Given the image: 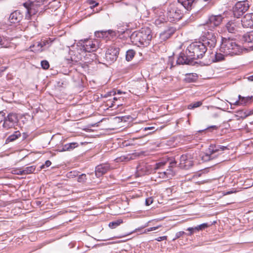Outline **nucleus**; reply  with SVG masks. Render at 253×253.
Instances as JSON below:
<instances>
[{
	"label": "nucleus",
	"mask_w": 253,
	"mask_h": 253,
	"mask_svg": "<svg viewBox=\"0 0 253 253\" xmlns=\"http://www.w3.org/2000/svg\"><path fill=\"white\" fill-rule=\"evenodd\" d=\"M220 50L224 54L220 53H216L212 55L211 59L209 60L208 63V64L214 62L221 61L224 59L225 56L240 55L244 51H247V49L238 44L235 40L233 39L224 38L222 40Z\"/></svg>",
	"instance_id": "obj_1"
},
{
	"label": "nucleus",
	"mask_w": 253,
	"mask_h": 253,
	"mask_svg": "<svg viewBox=\"0 0 253 253\" xmlns=\"http://www.w3.org/2000/svg\"><path fill=\"white\" fill-rule=\"evenodd\" d=\"M207 50V47L201 42H193L187 47L185 53L179 54L176 63L179 65H192L194 60L202 58Z\"/></svg>",
	"instance_id": "obj_2"
},
{
	"label": "nucleus",
	"mask_w": 253,
	"mask_h": 253,
	"mask_svg": "<svg viewBox=\"0 0 253 253\" xmlns=\"http://www.w3.org/2000/svg\"><path fill=\"white\" fill-rule=\"evenodd\" d=\"M228 149L226 146L211 144L206 152L201 156L203 162L214 161L215 164L225 161L223 151Z\"/></svg>",
	"instance_id": "obj_3"
},
{
	"label": "nucleus",
	"mask_w": 253,
	"mask_h": 253,
	"mask_svg": "<svg viewBox=\"0 0 253 253\" xmlns=\"http://www.w3.org/2000/svg\"><path fill=\"white\" fill-rule=\"evenodd\" d=\"M152 35L150 29H142L133 32L130 36L132 43L137 46H147L152 40Z\"/></svg>",
	"instance_id": "obj_4"
},
{
	"label": "nucleus",
	"mask_w": 253,
	"mask_h": 253,
	"mask_svg": "<svg viewBox=\"0 0 253 253\" xmlns=\"http://www.w3.org/2000/svg\"><path fill=\"white\" fill-rule=\"evenodd\" d=\"M167 19L171 22L180 20L183 16L181 5L178 3H170L167 7Z\"/></svg>",
	"instance_id": "obj_5"
},
{
	"label": "nucleus",
	"mask_w": 253,
	"mask_h": 253,
	"mask_svg": "<svg viewBox=\"0 0 253 253\" xmlns=\"http://www.w3.org/2000/svg\"><path fill=\"white\" fill-rule=\"evenodd\" d=\"M46 0H29L23 3L27 9L26 18L29 19L32 15H35L39 11V8L44 4Z\"/></svg>",
	"instance_id": "obj_6"
},
{
	"label": "nucleus",
	"mask_w": 253,
	"mask_h": 253,
	"mask_svg": "<svg viewBox=\"0 0 253 253\" xmlns=\"http://www.w3.org/2000/svg\"><path fill=\"white\" fill-rule=\"evenodd\" d=\"M18 123L19 119L17 114L10 113L6 117L5 115L4 116L2 126L6 130L15 128V127L18 125Z\"/></svg>",
	"instance_id": "obj_7"
},
{
	"label": "nucleus",
	"mask_w": 253,
	"mask_h": 253,
	"mask_svg": "<svg viewBox=\"0 0 253 253\" xmlns=\"http://www.w3.org/2000/svg\"><path fill=\"white\" fill-rule=\"evenodd\" d=\"M249 8L248 1H242L236 3L233 8V12L234 17L239 18L242 16Z\"/></svg>",
	"instance_id": "obj_8"
},
{
	"label": "nucleus",
	"mask_w": 253,
	"mask_h": 253,
	"mask_svg": "<svg viewBox=\"0 0 253 253\" xmlns=\"http://www.w3.org/2000/svg\"><path fill=\"white\" fill-rule=\"evenodd\" d=\"M216 38L215 33L211 31H208L203 37L202 42L205 46L210 48H214L216 43Z\"/></svg>",
	"instance_id": "obj_9"
},
{
	"label": "nucleus",
	"mask_w": 253,
	"mask_h": 253,
	"mask_svg": "<svg viewBox=\"0 0 253 253\" xmlns=\"http://www.w3.org/2000/svg\"><path fill=\"white\" fill-rule=\"evenodd\" d=\"M120 49L117 47L110 46L105 53V58L107 61L113 63L115 61L119 53Z\"/></svg>",
	"instance_id": "obj_10"
},
{
	"label": "nucleus",
	"mask_w": 253,
	"mask_h": 253,
	"mask_svg": "<svg viewBox=\"0 0 253 253\" xmlns=\"http://www.w3.org/2000/svg\"><path fill=\"white\" fill-rule=\"evenodd\" d=\"M179 167L183 169H188L193 165V161L191 155L187 153L182 155L180 158Z\"/></svg>",
	"instance_id": "obj_11"
},
{
	"label": "nucleus",
	"mask_w": 253,
	"mask_h": 253,
	"mask_svg": "<svg viewBox=\"0 0 253 253\" xmlns=\"http://www.w3.org/2000/svg\"><path fill=\"white\" fill-rule=\"evenodd\" d=\"M97 42L90 39H84L82 45L81 50L85 52H93L97 48Z\"/></svg>",
	"instance_id": "obj_12"
},
{
	"label": "nucleus",
	"mask_w": 253,
	"mask_h": 253,
	"mask_svg": "<svg viewBox=\"0 0 253 253\" xmlns=\"http://www.w3.org/2000/svg\"><path fill=\"white\" fill-rule=\"evenodd\" d=\"M222 19L223 18L221 15H211L209 17L206 26L211 29H213L221 24Z\"/></svg>",
	"instance_id": "obj_13"
},
{
	"label": "nucleus",
	"mask_w": 253,
	"mask_h": 253,
	"mask_svg": "<svg viewBox=\"0 0 253 253\" xmlns=\"http://www.w3.org/2000/svg\"><path fill=\"white\" fill-rule=\"evenodd\" d=\"M241 23L244 28H252L253 26V14H246L242 19Z\"/></svg>",
	"instance_id": "obj_14"
},
{
	"label": "nucleus",
	"mask_w": 253,
	"mask_h": 253,
	"mask_svg": "<svg viewBox=\"0 0 253 253\" xmlns=\"http://www.w3.org/2000/svg\"><path fill=\"white\" fill-rule=\"evenodd\" d=\"M94 35L97 38L109 39L110 37L115 36V33L111 30L107 31H98L94 33Z\"/></svg>",
	"instance_id": "obj_15"
},
{
	"label": "nucleus",
	"mask_w": 253,
	"mask_h": 253,
	"mask_svg": "<svg viewBox=\"0 0 253 253\" xmlns=\"http://www.w3.org/2000/svg\"><path fill=\"white\" fill-rule=\"evenodd\" d=\"M110 166L107 164L99 165L96 167L95 173L97 177H99L105 174L109 169Z\"/></svg>",
	"instance_id": "obj_16"
},
{
	"label": "nucleus",
	"mask_w": 253,
	"mask_h": 253,
	"mask_svg": "<svg viewBox=\"0 0 253 253\" xmlns=\"http://www.w3.org/2000/svg\"><path fill=\"white\" fill-rule=\"evenodd\" d=\"M176 3H178L181 5V7L183 6L187 10H191L194 7L197 1L196 0H177Z\"/></svg>",
	"instance_id": "obj_17"
},
{
	"label": "nucleus",
	"mask_w": 253,
	"mask_h": 253,
	"mask_svg": "<svg viewBox=\"0 0 253 253\" xmlns=\"http://www.w3.org/2000/svg\"><path fill=\"white\" fill-rule=\"evenodd\" d=\"M23 18V15L19 10L12 12L9 17V20L11 23H17Z\"/></svg>",
	"instance_id": "obj_18"
},
{
	"label": "nucleus",
	"mask_w": 253,
	"mask_h": 253,
	"mask_svg": "<svg viewBox=\"0 0 253 253\" xmlns=\"http://www.w3.org/2000/svg\"><path fill=\"white\" fill-rule=\"evenodd\" d=\"M174 32L175 29L173 28H169L160 34V38L162 41H166L169 38Z\"/></svg>",
	"instance_id": "obj_19"
},
{
	"label": "nucleus",
	"mask_w": 253,
	"mask_h": 253,
	"mask_svg": "<svg viewBox=\"0 0 253 253\" xmlns=\"http://www.w3.org/2000/svg\"><path fill=\"white\" fill-rule=\"evenodd\" d=\"M176 162L174 160L169 162L168 168L166 169L169 178H171L174 175L175 171L173 168L176 166Z\"/></svg>",
	"instance_id": "obj_20"
},
{
	"label": "nucleus",
	"mask_w": 253,
	"mask_h": 253,
	"mask_svg": "<svg viewBox=\"0 0 253 253\" xmlns=\"http://www.w3.org/2000/svg\"><path fill=\"white\" fill-rule=\"evenodd\" d=\"M198 76L195 73L186 74L184 81L187 83H194L197 81Z\"/></svg>",
	"instance_id": "obj_21"
},
{
	"label": "nucleus",
	"mask_w": 253,
	"mask_h": 253,
	"mask_svg": "<svg viewBox=\"0 0 253 253\" xmlns=\"http://www.w3.org/2000/svg\"><path fill=\"white\" fill-rule=\"evenodd\" d=\"M226 27L228 31L231 33H235L237 31V25L233 21H229L226 24Z\"/></svg>",
	"instance_id": "obj_22"
},
{
	"label": "nucleus",
	"mask_w": 253,
	"mask_h": 253,
	"mask_svg": "<svg viewBox=\"0 0 253 253\" xmlns=\"http://www.w3.org/2000/svg\"><path fill=\"white\" fill-rule=\"evenodd\" d=\"M167 165L166 162H159L158 163H156L154 166V170H155V173H157L158 171H163L165 170L164 169L165 166Z\"/></svg>",
	"instance_id": "obj_23"
},
{
	"label": "nucleus",
	"mask_w": 253,
	"mask_h": 253,
	"mask_svg": "<svg viewBox=\"0 0 253 253\" xmlns=\"http://www.w3.org/2000/svg\"><path fill=\"white\" fill-rule=\"evenodd\" d=\"M21 136V133L19 131H15L14 133L9 135L6 139V143H9L10 142L13 141L17 139Z\"/></svg>",
	"instance_id": "obj_24"
},
{
	"label": "nucleus",
	"mask_w": 253,
	"mask_h": 253,
	"mask_svg": "<svg viewBox=\"0 0 253 253\" xmlns=\"http://www.w3.org/2000/svg\"><path fill=\"white\" fill-rule=\"evenodd\" d=\"M242 41L245 42L253 43V31L244 35L243 36Z\"/></svg>",
	"instance_id": "obj_25"
},
{
	"label": "nucleus",
	"mask_w": 253,
	"mask_h": 253,
	"mask_svg": "<svg viewBox=\"0 0 253 253\" xmlns=\"http://www.w3.org/2000/svg\"><path fill=\"white\" fill-rule=\"evenodd\" d=\"M153 11L155 15V18H160L162 17L163 18H166L163 9L159 8H155L153 10Z\"/></svg>",
	"instance_id": "obj_26"
},
{
	"label": "nucleus",
	"mask_w": 253,
	"mask_h": 253,
	"mask_svg": "<svg viewBox=\"0 0 253 253\" xmlns=\"http://www.w3.org/2000/svg\"><path fill=\"white\" fill-rule=\"evenodd\" d=\"M123 223V220L122 219H119L115 221L110 222L109 224V227L111 229H114Z\"/></svg>",
	"instance_id": "obj_27"
},
{
	"label": "nucleus",
	"mask_w": 253,
	"mask_h": 253,
	"mask_svg": "<svg viewBox=\"0 0 253 253\" xmlns=\"http://www.w3.org/2000/svg\"><path fill=\"white\" fill-rule=\"evenodd\" d=\"M88 54H86L84 58L87 62H90L91 60L93 61L96 59V55L93 52H87Z\"/></svg>",
	"instance_id": "obj_28"
},
{
	"label": "nucleus",
	"mask_w": 253,
	"mask_h": 253,
	"mask_svg": "<svg viewBox=\"0 0 253 253\" xmlns=\"http://www.w3.org/2000/svg\"><path fill=\"white\" fill-rule=\"evenodd\" d=\"M36 169V167L34 166H30L22 169V172L24 174H28L34 172Z\"/></svg>",
	"instance_id": "obj_29"
},
{
	"label": "nucleus",
	"mask_w": 253,
	"mask_h": 253,
	"mask_svg": "<svg viewBox=\"0 0 253 253\" xmlns=\"http://www.w3.org/2000/svg\"><path fill=\"white\" fill-rule=\"evenodd\" d=\"M135 51L133 50L130 49L126 51V58L128 61H130L135 55Z\"/></svg>",
	"instance_id": "obj_30"
},
{
	"label": "nucleus",
	"mask_w": 253,
	"mask_h": 253,
	"mask_svg": "<svg viewBox=\"0 0 253 253\" xmlns=\"http://www.w3.org/2000/svg\"><path fill=\"white\" fill-rule=\"evenodd\" d=\"M251 100L250 97H242L241 100L236 101L235 103V105H245Z\"/></svg>",
	"instance_id": "obj_31"
},
{
	"label": "nucleus",
	"mask_w": 253,
	"mask_h": 253,
	"mask_svg": "<svg viewBox=\"0 0 253 253\" xmlns=\"http://www.w3.org/2000/svg\"><path fill=\"white\" fill-rule=\"evenodd\" d=\"M39 45L41 46V48H38L36 49L37 52H41L43 51L45 48L46 47V42L45 39L42 40L40 42Z\"/></svg>",
	"instance_id": "obj_32"
},
{
	"label": "nucleus",
	"mask_w": 253,
	"mask_h": 253,
	"mask_svg": "<svg viewBox=\"0 0 253 253\" xmlns=\"http://www.w3.org/2000/svg\"><path fill=\"white\" fill-rule=\"evenodd\" d=\"M137 171L139 172V174H146L147 171L146 170L145 166H139L137 167Z\"/></svg>",
	"instance_id": "obj_33"
},
{
	"label": "nucleus",
	"mask_w": 253,
	"mask_h": 253,
	"mask_svg": "<svg viewBox=\"0 0 253 253\" xmlns=\"http://www.w3.org/2000/svg\"><path fill=\"white\" fill-rule=\"evenodd\" d=\"M202 102L201 101L196 102L193 103H191V104H189L188 106V109H192L200 107V106L202 105Z\"/></svg>",
	"instance_id": "obj_34"
},
{
	"label": "nucleus",
	"mask_w": 253,
	"mask_h": 253,
	"mask_svg": "<svg viewBox=\"0 0 253 253\" xmlns=\"http://www.w3.org/2000/svg\"><path fill=\"white\" fill-rule=\"evenodd\" d=\"M155 23L157 26H160L161 24L166 22L167 19L162 17L155 18Z\"/></svg>",
	"instance_id": "obj_35"
},
{
	"label": "nucleus",
	"mask_w": 253,
	"mask_h": 253,
	"mask_svg": "<svg viewBox=\"0 0 253 253\" xmlns=\"http://www.w3.org/2000/svg\"><path fill=\"white\" fill-rule=\"evenodd\" d=\"M86 174L83 173L78 176L77 180L79 182L84 183L86 182Z\"/></svg>",
	"instance_id": "obj_36"
},
{
	"label": "nucleus",
	"mask_w": 253,
	"mask_h": 253,
	"mask_svg": "<svg viewBox=\"0 0 253 253\" xmlns=\"http://www.w3.org/2000/svg\"><path fill=\"white\" fill-rule=\"evenodd\" d=\"M158 177L162 178V179H168V176L167 174L166 170L163 171H158Z\"/></svg>",
	"instance_id": "obj_37"
},
{
	"label": "nucleus",
	"mask_w": 253,
	"mask_h": 253,
	"mask_svg": "<svg viewBox=\"0 0 253 253\" xmlns=\"http://www.w3.org/2000/svg\"><path fill=\"white\" fill-rule=\"evenodd\" d=\"M67 144L69 151H71L79 146L78 143L77 142L69 143H67Z\"/></svg>",
	"instance_id": "obj_38"
},
{
	"label": "nucleus",
	"mask_w": 253,
	"mask_h": 253,
	"mask_svg": "<svg viewBox=\"0 0 253 253\" xmlns=\"http://www.w3.org/2000/svg\"><path fill=\"white\" fill-rule=\"evenodd\" d=\"M209 226L207 223H203L198 226H197V228H195L196 231H199L200 230H203Z\"/></svg>",
	"instance_id": "obj_39"
},
{
	"label": "nucleus",
	"mask_w": 253,
	"mask_h": 253,
	"mask_svg": "<svg viewBox=\"0 0 253 253\" xmlns=\"http://www.w3.org/2000/svg\"><path fill=\"white\" fill-rule=\"evenodd\" d=\"M41 66L43 69H47L49 67V64L47 61L42 60L41 61Z\"/></svg>",
	"instance_id": "obj_40"
},
{
	"label": "nucleus",
	"mask_w": 253,
	"mask_h": 253,
	"mask_svg": "<svg viewBox=\"0 0 253 253\" xmlns=\"http://www.w3.org/2000/svg\"><path fill=\"white\" fill-rule=\"evenodd\" d=\"M186 233L184 231H179L176 233L175 237L172 239V241H174L176 239L180 238V237L182 236L183 235L185 234Z\"/></svg>",
	"instance_id": "obj_41"
},
{
	"label": "nucleus",
	"mask_w": 253,
	"mask_h": 253,
	"mask_svg": "<svg viewBox=\"0 0 253 253\" xmlns=\"http://www.w3.org/2000/svg\"><path fill=\"white\" fill-rule=\"evenodd\" d=\"M195 228H197V226H195L194 227H189L187 229V231H190V233L187 234L188 236H190L192 235L194 232H196V230Z\"/></svg>",
	"instance_id": "obj_42"
},
{
	"label": "nucleus",
	"mask_w": 253,
	"mask_h": 253,
	"mask_svg": "<svg viewBox=\"0 0 253 253\" xmlns=\"http://www.w3.org/2000/svg\"><path fill=\"white\" fill-rule=\"evenodd\" d=\"M53 40H51L50 38H48V39H45L46 42V46L47 48L50 47L53 42Z\"/></svg>",
	"instance_id": "obj_43"
},
{
	"label": "nucleus",
	"mask_w": 253,
	"mask_h": 253,
	"mask_svg": "<svg viewBox=\"0 0 253 253\" xmlns=\"http://www.w3.org/2000/svg\"><path fill=\"white\" fill-rule=\"evenodd\" d=\"M89 4L91 5L90 8L92 9L93 8L96 7L98 5V3L96 2L94 0H90L89 1Z\"/></svg>",
	"instance_id": "obj_44"
},
{
	"label": "nucleus",
	"mask_w": 253,
	"mask_h": 253,
	"mask_svg": "<svg viewBox=\"0 0 253 253\" xmlns=\"http://www.w3.org/2000/svg\"><path fill=\"white\" fill-rule=\"evenodd\" d=\"M153 202V200L151 197L147 198L145 200V205L146 206L150 205Z\"/></svg>",
	"instance_id": "obj_45"
},
{
	"label": "nucleus",
	"mask_w": 253,
	"mask_h": 253,
	"mask_svg": "<svg viewBox=\"0 0 253 253\" xmlns=\"http://www.w3.org/2000/svg\"><path fill=\"white\" fill-rule=\"evenodd\" d=\"M0 47H6V44H5V41L4 40H2L0 37Z\"/></svg>",
	"instance_id": "obj_46"
},
{
	"label": "nucleus",
	"mask_w": 253,
	"mask_h": 253,
	"mask_svg": "<svg viewBox=\"0 0 253 253\" xmlns=\"http://www.w3.org/2000/svg\"><path fill=\"white\" fill-rule=\"evenodd\" d=\"M5 115V114L3 111L0 112V123L3 121Z\"/></svg>",
	"instance_id": "obj_47"
},
{
	"label": "nucleus",
	"mask_w": 253,
	"mask_h": 253,
	"mask_svg": "<svg viewBox=\"0 0 253 253\" xmlns=\"http://www.w3.org/2000/svg\"><path fill=\"white\" fill-rule=\"evenodd\" d=\"M59 150L60 152L69 151L68 148V144H65L64 145H63L62 146V149H59Z\"/></svg>",
	"instance_id": "obj_48"
},
{
	"label": "nucleus",
	"mask_w": 253,
	"mask_h": 253,
	"mask_svg": "<svg viewBox=\"0 0 253 253\" xmlns=\"http://www.w3.org/2000/svg\"><path fill=\"white\" fill-rule=\"evenodd\" d=\"M51 162L50 161H49V160H47L45 162V165H42L41 168V169H43V168H44L45 166L46 167H49L51 165Z\"/></svg>",
	"instance_id": "obj_49"
},
{
	"label": "nucleus",
	"mask_w": 253,
	"mask_h": 253,
	"mask_svg": "<svg viewBox=\"0 0 253 253\" xmlns=\"http://www.w3.org/2000/svg\"><path fill=\"white\" fill-rule=\"evenodd\" d=\"M77 172H75V171H74V172H72V171H71L69 173H68V177H76L77 175Z\"/></svg>",
	"instance_id": "obj_50"
},
{
	"label": "nucleus",
	"mask_w": 253,
	"mask_h": 253,
	"mask_svg": "<svg viewBox=\"0 0 253 253\" xmlns=\"http://www.w3.org/2000/svg\"><path fill=\"white\" fill-rule=\"evenodd\" d=\"M167 237L166 236H162V237H159L158 238L156 239V240L157 241L160 242V241L165 240L167 239Z\"/></svg>",
	"instance_id": "obj_51"
},
{
	"label": "nucleus",
	"mask_w": 253,
	"mask_h": 253,
	"mask_svg": "<svg viewBox=\"0 0 253 253\" xmlns=\"http://www.w3.org/2000/svg\"><path fill=\"white\" fill-rule=\"evenodd\" d=\"M40 42H37L35 44L33 45V47H35V49H34L35 52H37L36 49H37L38 48H41V46L39 45Z\"/></svg>",
	"instance_id": "obj_52"
},
{
	"label": "nucleus",
	"mask_w": 253,
	"mask_h": 253,
	"mask_svg": "<svg viewBox=\"0 0 253 253\" xmlns=\"http://www.w3.org/2000/svg\"><path fill=\"white\" fill-rule=\"evenodd\" d=\"M14 173L16 174H20V175L24 174V173H23V172H22V170L21 169L15 170Z\"/></svg>",
	"instance_id": "obj_53"
},
{
	"label": "nucleus",
	"mask_w": 253,
	"mask_h": 253,
	"mask_svg": "<svg viewBox=\"0 0 253 253\" xmlns=\"http://www.w3.org/2000/svg\"><path fill=\"white\" fill-rule=\"evenodd\" d=\"M159 226H156V227H150L148 229H147V231L148 232H149V231H153V230H156L158 228H159Z\"/></svg>",
	"instance_id": "obj_54"
},
{
	"label": "nucleus",
	"mask_w": 253,
	"mask_h": 253,
	"mask_svg": "<svg viewBox=\"0 0 253 253\" xmlns=\"http://www.w3.org/2000/svg\"><path fill=\"white\" fill-rule=\"evenodd\" d=\"M248 80L250 81H253V75L250 76L247 78Z\"/></svg>",
	"instance_id": "obj_55"
},
{
	"label": "nucleus",
	"mask_w": 253,
	"mask_h": 253,
	"mask_svg": "<svg viewBox=\"0 0 253 253\" xmlns=\"http://www.w3.org/2000/svg\"><path fill=\"white\" fill-rule=\"evenodd\" d=\"M233 192L232 191H228V192H226L224 195H229V194H232L233 193Z\"/></svg>",
	"instance_id": "obj_56"
},
{
	"label": "nucleus",
	"mask_w": 253,
	"mask_h": 253,
	"mask_svg": "<svg viewBox=\"0 0 253 253\" xmlns=\"http://www.w3.org/2000/svg\"><path fill=\"white\" fill-rule=\"evenodd\" d=\"M210 127L214 128V129H217V126H212Z\"/></svg>",
	"instance_id": "obj_57"
},
{
	"label": "nucleus",
	"mask_w": 253,
	"mask_h": 253,
	"mask_svg": "<svg viewBox=\"0 0 253 253\" xmlns=\"http://www.w3.org/2000/svg\"><path fill=\"white\" fill-rule=\"evenodd\" d=\"M132 233H133V232H130V233H128V234H126V235H125L123 236L122 237H125V236H127V235H129L131 234Z\"/></svg>",
	"instance_id": "obj_58"
},
{
	"label": "nucleus",
	"mask_w": 253,
	"mask_h": 253,
	"mask_svg": "<svg viewBox=\"0 0 253 253\" xmlns=\"http://www.w3.org/2000/svg\"><path fill=\"white\" fill-rule=\"evenodd\" d=\"M117 93L118 94H121L122 93V91L120 90H117Z\"/></svg>",
	"instance_id": "obj_59"
},
{
	"label": "nucleus",
	"mask_w": 253,
	"mask_h": 253,
	"mask_svg": "<svg viewBox=\"0 0 253 253\" xmlns=\"http://www.w3.org/2000/svg\"><path fill=\"white\" fill-rule=\"evenodd\" d=\"M238 97H239V100H241V98H242V97L240 95H239Z\"/></svg>",
	"instance_id": "obj_60"
},
{
	"label": "nucleus",
	"mask_w": 253,
	"mask_h": 253,
	"mask_svg": "<svg viewBox=\"0 0 253 253\" xmlns=\"http://www.w3.org/2000/svg\"><path fill=\"white\" fill-rule=\"evenodd\" d=\"M108 240V239H101V240H100V241H107Z\"/></svg>",
	"instance_id": "obj_61"
},
{
	"label": "nucleus",
	"mask_w": 253,
	"mask_h": 253,
	"mask_svg": "<svg viewBox=\"0 0 253 253\" xmlns=\"http://www.w3.org/2000/svg\"><path fill=\"white\" fill-rule=\"evenodd\" d=\"M113 99H114V100H117V97H114Z\"/></svg>",
	"instance_id": "obj_62"
},
{
	"label": "nucleus",
	"mask_w": 253,
	"mask_h": 253,
	"mask_svg": "<svg viewBox=\"0 0 253 253\" xmlns=\"http://www.w3.org/2000/svg\"><path fill=\"white\" fill-rule=\"evenodd\" d=\"M120 159L121 160V161H123V160H124V159H125V158H122L121 157V158H120Z\"/></svg>",
	"instance_id": "obj_63"
},
{
	"label": "nucleus",
	"mask_w": 253,
	"mask_h": 253,
	"mask_svg": "<svg viewBox=\"0 0 253 253\" xmlns=\"http://www.w3.org/2000/svg\"><path fill=\"white\" fill-rule=\"evenodd\" d=\"M122 237H118L117 238H121Z\"/></svg>",
	"instance_id": "obj_64"
}]
</instances>
